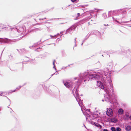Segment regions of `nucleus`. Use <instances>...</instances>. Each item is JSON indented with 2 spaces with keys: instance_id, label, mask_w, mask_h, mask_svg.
I'll use <instances>...</instances> for the list:
<instances>
[{
  "instance_id": "nucleus-56",
  "label": "nucleus",
  "mask_w": 131,
  "mask_h": 131,
  "mask_svg": "<svg viewBox=\"0 0 131 131\" xmlns=\"http://www.w3.org/2000/svg\"><path fill=\"white\" fill-rule=\"evenodd\" d=\"M36 50V51H37V49H36V50Z\"/></svg>"
},
{
  "instance_id": "nucleus-43",
  "label": "nucleus",
  "mask_w": 131,
  "mask_h": 131,
  "mask_svg": "<svg viewBox=\"0 0 131 131\" xmlns=\"http://www.w3.org/2000/svg\"><path fill=\"white\" fill-rule=\"evenodd\" d=\"M59 74V73H57L55 74L56 75H57V74Z\"/></svg>"
},
{
  "instance_id": "nucleus-50",
  "label": "nucleus",
  "mask_w": 131,
  "mask_h": 131,
  "mask_svg": "<svg viewBox=\"0 0 131 131\" xmlns=\"http://www.w3.org/2000/svg\"><path fill=\"white\" fill-rule=\"evenodd\" d=\"M129 27H131V26H129Z\"/></svg>"
},
{
  "instance_id": "nucleus-17",
  "label": "nucleus",
  "mask_w": 131,
  "mask_h": 131,
  "mask_svg": "<svg viewBox=\"0 0 131 131\" xmlns=\"http://www.w3.org/2000/svg\"><path fill=\"white\" fill-rule=\"evenodd\" d=\"M55 60H53V68H54L56 70V72H57V71H56V68L55 67V64H54V62H55Z\"/></svg>"
},
{
  "instance_id": "nucleus-7",
  "label": "nucleus",
  "mask_w": 131,
  "mask_h": 131,
  "mask_svg": "<svg viewBox=\"0 0 131 131\" xmlns=\"http://www.w3.org/2000/svg\"><path fill=\"white\" fill-rule=\"evenodd\" d=\"M121 10H119V11L118 12V13L115 15L114 16V19H113V20H114L115 21L118 22V23H119V22L117 21V20L121 19L122 17L121 14L119 15L118 14L119 13Z\"/></svg>"
},
{
  "instance_id": "nucleus-21",
  "label": "nucleus",
  "mask_w": 131,
  "mask_h": 131,
  "mask_svg": "<svg viewBox=\"0 0 131 131\" xmlns=\"http://www.w3.org/2000/svg\"><path fill=\"white\" fill-rule=\"evenodd\" d=\"M77 17L75 19H78V17H79L80 16V14L79 13H78L77 14Z\"/></svg>"
},
{
  "instance_id": "nucleus-23",
  "label": "nucleus",
  "mask_w": 131,
  "mask_h": 131,
  "mask_svg": "<svg viewBox=\"0 0 131 131\" xmlns=\"http://www.w3.org/2000/svg\"><path fill=\"white\" fill-rule=\"evenodd\" d=\"M81 110L83 112V113L84 114V115H86V114H87V113L86 112H83V111L82 108H81Z\"/></svg>"
},
{
  "instance_id": "nucleus-44",
  "label": "nucleus",
  "mask_w": 131,
  "mask_h": 131,
  "mask_svg": "<svg viewBox=\"0 0 131 131\" xmlns=\"http://www.w3.org/2000/svg\"><path fill=\"white\" fill-rule=\"evenodd\" d=\"M84 42V40L83 41V42L82 43H81V45H83Z\"/></svg>"
},
{
  "instance_id": "nucleus-6",
  "label": "nucleus",
  "mask_w": 131,
  "mask_h": 131,
  "mask_svg": "<svg viewBox=\"0 0 131 131\" xmlns=\"http://www.w3.org/2000/svg\"><path fill=\"white\" fill-rule=\"evenodd\" d=\"M119 11V10H118L113 11H109L108 13V16L109 17L112 16L113 19H114L115 15L117 14Z\"/></svg>"
},
{
  "instance_id": "nucleus-42",
  "label": "nucleus",
  "mask_w": 131,
  "mask_h": 131,
  "mask_svg": "<svg viewBox=\"0 0 131 131\" xmlns=\"http://www.w3.org/2000/svg\"><path fill=\"white\" fill-rule=\"evenodd\" d=\"M38 49H41V48H40V47H39V48H37Z\"/></svg>"
},
{
  "instance_id": "nucleus-39",
  "label": "nucleus",
  "mask_w": 131,
  "mask_h": 131,
  "mask_svg": "<svg viewBox=\"0 0 131 131\" xmlns=\"http://www.w3.org/2000/svg\"><path fill=\"white\" fill-rule=\"evenodd\" d=\"M92 12H93V11H91V12L90 13V15H91V13H92Z\"/></svg>"
},
{
  "instance_id": "nucleus-45",
  "label": "nucleus",
  "mask_w": 131,
  "mask_h": 131,
  "mask_svg": "<svg viewBox=\"0 0 131 131\" xmlns=\"http://www.w3.org/2000/svg\"><path fill=\"white\" fill-rule=\"evenodd\" d=\"M53 44H54V46H55V43H53Z\"/></svg>"
},
{
  "instance_id": "nucleus-29",
  "label": "nucleus",
  "mask_w": 131,
  "mask_h": 131,
  "mask_svg": "<svg viewBox=\"0 0 131 131\" xmlns=\"http://www.w3.org/2000/svg\"><path fill=\"white\" fill-rule=\"evenodd\" d=\"M103 15L104 16H105L106 17V18H107V16H106V14H103Z\"/></svg>"
},
{
  "instance_id": "nucleus-13",
  "label": "nucleus",
  "mask_w": 131,
  "mask_h": 131,
  "mask_svg": "<svg viewBox=\"0 0 131 131\" xmlns=\"http://www.w3.org/2000/svg\"><path fill=\"white\" fill-rule=\"evenodd\" d=\"M117 121V120L115 119H112L111 120V122L112 123H116Z\"/></svg>"
},
{
  "instance_id": "nucleus-41",
  "label": "nucleus",
  "mask_w": 131,
  "mask_h": 131,
  "mask_svg": "<svg viewBox=\"0 0 131 131\" xmlns=\"http://www.w3.org/2000/svg\"><path fill=\"white\" fill-rule=\"evenodd\" d=\"M63 31H62V32H60V33L61 34H62V33H63Z\"/></svg>"
},
{
  "instance_id": "nucleus-32",
  "label": "nucleus",
  "mask_w": 131,
  "mask_h": 131,
  "mask_svg": "<svg viewBox=\"0 0 131 131\" xmlns=\"http://www.w3.org/2000/svg\"><path fill=\"white\" fill-rule=\"evenodd\" d=\"M103 131H108L107 129H103Z\"/></svg>"
},
{
  "instance_id": "nucleus-25",
  "label": "nucleus",
  "mask_w": 131,
  "mask_h": 131,
  "mask_svg": "<svg viewBox=\"0 0 131 131\" xmlns=\"http://www.w3.org/2000/svg\"><path fill=\"white\" fill-rule=\"evenodd\" d=\"M71 1L73 2H78L77 0H71Z\"/></svg>"
},
{
  "instance_id": "nucleus-16",
  "label": "nucleus",
  "mask_w": 131,
  "mask_h": 131,
  "mask_svg": "<svg viewBox=\"0 0 131 131\" xmlns=\"http://www.w3.org/2000/svg\"><path fill=\"white\" fill-rule=\"evenodd\" d=\"M86 19H84L80 21V23L81 24H83L85 22H86Z\"/></svg>"
},
{
  "instance_id": "nucleus-34",
  "label": "nucleus",
  "mask_w": 131,
  "mask_h": 131,
  "mask_svg": "<svg viewBox=\"0 0 131 131\" xmlns=\"http://www.w3.org/2000/svg\"><path fill=\"white\" fill-rule=\"evenodd\" d=\"M55 74V73H53V74H51V77L52 76H53Z\"/></svg>"
},
{
  "instance_id": "nucleus-4",
  "label": "nucleus",
  "mask_w": 131,
  "mask_h": 131,
  "mask_svg": "<svg viewBox=\"0 0 131 131\" xmlns=\"http://www.w3.org/2000/svg\"><path fill=\"white\" fill-rule=\"evenodd\" d=\"M64 85L67 88L71 89L73 86V83L72 81H67L63 82Z\"/></svg>"
},
{
  "instance_id": "nucleus-18",
  "label": "nucleus",
  "mask_w": 131,
  "mask_h": 131,
  "mask_svg": "<svg viewBox=\"0 0 131 131\" xmlns=\"http://www.w3.org/2000/svg\"><path fill=\"white\" fill-rule=\"evenodd\" d=\"M111 130L112 131H116V129L114 127H111Z\"/></svg>"
},
{
  "instance_id": "nucleus-61",
  "label": "nucleus",
  "mask_w": 131,
  "mask_h": 131,
  "mask_svg": "<svg viewBox=\"0 0 131 131\" xmlns=\"http://www.w3.org/2000/svg\"><path fill=\"white\" fill-rule=\"evenodd\" d=\"M0 113H1V112H0Z\"/></svg>"
},
{
  "instance_id": "nucleus-37",
  "label": "nucleus",
  "mask_w": 131,
  "mask_h": 131,
  "mask_svg": "<svg viewBox=\"0 0 131 131\" xmlns=\"http://www.w3.org/2000/svg\"><path fill=\"white\" fill-rule=\"evenodd\" d=\"M75 43V44L74 47H76L77 46V44H76V43Z\"/></svg>"
},
{
  "instance_id": "nucleus-46",
  "label": "nucleus",
  "mask_w": 131,
  "mask_h": 131,
  "mask_svg": "<svg viewBox=\"0 0 131 131\" xmlns=\"http://www.w3.org/2000/svg\"><path fill=\"white\" fill-rule=\"evenodd\" d=\"M97 33H98L99 34H100V33L98 31H97Z\"/></svg>"
},
{
  "instance_id": "nucleus-33",
  "label": "nucleus",
  "mask_w": 131,
  "mask_h": 131,
  "mask_svg": "<svg viewBox=\"0 0 131 131\" xmlns=\"http://www.w3.org/2000/svg\"><path fill=\"white\" fill-rule=\"evenodd\" d=\"M56 35H54V36H52V35H50V36L51 37H56Z\"/></svg>"
},
{
  "instance_id": "nucleus-30",
  "label": "nucleus",
  "mask_w": 131,
  "mask_h": 131,
  "mask_svg": "<svg viewBox=\"0 0 131 131\" xmlns=\"http://www.w3.org/2000/svg\"><path fill=\"white\" fill-rule=\"evenodd\" d=\"M90 34H90L89 35V36H88V37H87V38L86 39H84V40H85L86 39H87V38H88V37L90 36Z\"/></svg>"
},
{
  "instance_id": "nucleus-53",
  "label": "nucleus",
  "mask_w": 131,
  "mask_h": 131,
  "mask_svg": "<svg viewBox=\"0 0 131 131\" xmlns=\"http://www.w3.org/2000/svg\"><path fill=\"white\" fill-rule=\"evenodd\" d=\"M51 77H50L49 78V79H50L51 78Z\"/></svg>"
},
{
  "instance_id": "nucleus-26",
  "label": "nucleus",
  "mask_w": 131,
  "mask_h": 131,
  "mask_svg": "<svg viewBox=\"0 0 131 131\" xmlns=\"http://www.w3.org/2000/svg\"><path fill=\"white\" fill-rule=\"evenodd\" d=\"M4 93V92H0V96H2V94Z\"/></svg>"
},
{
  "instance_id": "nucleus-35",
  "label": "nucleus",
  "mask_w": 131,
  "mask_h": 131,
  "mask_svg": "<svg viewBox=\"0 0 131 131\" xmlns=\"http://www.w3.org/2000/svg\"><path fill=\"white\" fill-rule=\"evenodd\" d=\"M86 110V111H88L89 112H90V109H87V110Z\"/></svg>"
},
{
  "instance_id": "nucleus-49",
  "label": "nucleus",
  "mask_w": 131,
  "mask_h": 131,
  "mask_svg": "<svg viewBox=\"0 0 131 131\" xmlns=\"http://www.w3.org/2000/svg\"><path fill=\"white\" fill-rule=\"evenodd\" d=\"M59 35V34H57V35Z\"/></svg>"
},
{
  "instance_id": "nucleus-20",
  "label": "nucleus",
  "mask_w": 131,
  "mask_h": 131,
  "mask_svg": "<svg viewBox=\"0 0 131 131\" xmlns=\"http://www.w3.org/2000/svg\"><path fill=\"white\" fill-rule=\"evenodd\" d=\"M116 131H121V129L120 128H119V127H117L116 129Z\"/></svg>"
},
{
  "instance_id": "nucleus-59",
  "label": "nucleus",
  "mask_w": 131,
  "mask_h": 131,
  "mask_svg": "<svg viewBox=\"0 0 131 131\" xmlns=\"http://www.w3.org/2000/svg\"><path fill=\"white\" fill-rule=\"evenodd\" d=\"M102 56H103V55L102 54Z\"/></svg>"
},
{
  "instance_id": "nucleus-1",
  "label": "nucleus",
  "mask_w": 131,
  "mask_h": 131,
  "mask_svg": "<svg viewBox=\"0 0 131 131\" xmlns=\"http://www.w3.org/2000/svg\"><path fill=\"white\" fill-rule=\"evenodd\" d=\"M103 77V76H105L104 78L105 79L104 80L103 83L101 82L97 81L99 83L98 86L99 87L102 89H103L106 92L107 95L106 96L104 95V97L105 98L102 100L103 101H105L107 102L112 103V100L111 99V95H112L113 93V91L112 90V91L109 89H112L113 88L111 80V73L109 72L108 69L107 68L104 69V70L102 71L101 74Z\"/></svg>"
},
{
  "instance_id": "nucleus-51",
  "label": "nucleus",
  "mask_w": 131,
  "mask_h": 131,
  "mask_svg": "<svg viewBox=\"0 0 131 131\" xmlns=\"http://www.w3.org/2000/svg\"><path fill=\"white\" fill-rule=\"evenodd\" d=\"M51 77H50L49 78V79H50L51 78Z\"/></svg>"
},
{
  "instance_id": "nucleus-2",
  "label": "nucleus",
  "mask_w": 131,
  "mask_h": 131,
  "mask_svg": "<svg viewBox=\"0 0 131 131\" xmlns=\"http://www.w3.org/2000/svg\"><path fill=\"white\" fill-rule=\"evenodd\" d=\"M79 78L78 79V81H77L78 84L77 87L75 86L72 90V92L80 106L81 107L82 104L78 93V86L82 82H85L87 80L89 81L92 79L97 80L100 78V75L99 73H93L92 71L89 72L85 71L81 73L79 75Z\"/></svg>"
},
{
  "instance_id": "nucleus-3",
  "label": "nucleus",
  "mask_w": 131,
  "mask_h": 131,
  "mask_svg": "<svg viewBox=\"0 0 131 131\" xmlns=\"http://www.w3.org/2000/svg\"><path fill=\"white\" fill-rule=\"evenodd\" d=\"M9 29H11L12 30H17L18 32H20L22 34H24L26 30L25 27L24 25H20V26L19 27V29L17 27L11 28L9 27Z\"/></svg>"
},
{
  "instance_id": "nucleus-52",
  "label": "nucleus",
  "mask_w": 131,
  "mask_h": 131,
  "mask_svg": "<svg viewBox=\"0 0 131 131\" xmlns=\"http://www.w3.org/2000/svg\"><path fill=\"white\" fill-rule=\"evenodd\" d=\"M51 77H50L49 78V79H50L51 78Z\"/></svg>"
},
{
  "instance_id": "nucleus-57",
  "label": "nucleus",
  "mask_w": 131,
  "mask_h": 131,
  "mask_svg": "<svg viewBox=\"0 0 131 131\" xmlns=\"http://www.w3.org/2000/svg\"><path fill=\"white\" fill-rule=\"evenodd\" d=\"M8 106H8V107H8V108H9V107H8Z\"/></svg>"
},
{
  "instance_id": "nucleus-19",
  "label": "nucleus",
  "mask_w": 131,
  "mask_h": 131,
  "mask_svg": "<svg viewBox=\"0 0 131 131\" xmlns=\"http://www.w3.org/2000/svg\"><path fill=\"white\" fill-rule=\"evenodd\" d=\"M96 123H96L95 122H94L93 121H91V124H92L93 125H95V126L96 125Z\"/></svg>"
},
{
  "instance_id": "nucleus-10",
  "label": "nucleus",
  "mask_w": 131,
  "mask_h": 131,
  "mask_svg": "<svg viewBox=\"0 0 131 131\" xmlns=\"http://www.w3.org/2000/svg\"><path fill=\"white\" fill-rule=\"evenodd\" d=\"M118 114L119 115H122L124 113V111L122 108H120L118 110Z\"/></svg>"
},
{
  "instance_id": "nucleus-40",
  "label": "nucleus",
  "mask_w": 131,
  "mask_h": 131,
  "mask_svg": "<svg viewBox=\"0 0 131 131\" xmlns=\"http://www.w3.org/2000/svg\"><path fill=\"white\" fill-rule=\"evenodd\" d=\"M31 47H32V46H29V48H31Z\"/></svg>"
},
{
  "instance_id": "nucleus-11",
  "label": "nucleus",
  "mask_w": 131,
  "mask_h": 131,
  "mask_svg": "<svg viewBox=\"0 0 131 131\" xmlns=\"http://www.w3.org/2000/svg\"><path fill=\"white\" fill-rule=\"evenodd\" d=\"M131 129V126L130 125L127 126L125 129V130L127 131H130Z\"/></svg>"
},
{
  "instance_id": "nucleus-36",
  "label": "nucleus",
  "mask_w": 131,
  "mask_h": 131,
  "mask_svg": "<svg viewBox=\"0 0 131 131\" xmlns=\"http://www.w3.org/2000/svg\"><path fill=\"white\" fill-rule=\"evenodd\" d=\"M76 38H75L74 39V42L75 43H76Z\"/></svg>"
},
{
  "instance_id": "nucleus-22",
  "label": "nucleus",
  "mask_w": 131,
  "mask_h": 131,
  "mask_svg": "<svg viewBox=\"0 0 131 131\" xmlns=\"http://www.w3.org/2000/svg\"><path fill=\"white\" fill-rule=\"evenodd\" d=\"M101 125L99 124H98V123H96V124L95 126L97 127H99Z\"/></svg>"
},
{
  "instance_id": "nucleus-12",
  "label": "nucleus",
  "mask_w": 131,
  "mask_h": 131,
  "mask_svg": "<svg viewBox=\"0 0 131 131\" xmlns=\"http://www.w3.org/2000/svg\"><path fill=\"white\" fill-rule=\"evenodd\" d=\"M40 44L39 42L34 43L33 45L32 46V47H35L36 46Z\"/></svg>"
},
{
  "instance_id": "nucleus-60",
  "label": "nucleus",
  "mask_w": 131,
  "mask_h": 131,
  "mask_svg": "<svg viewBox=\"0 0 131 131\" xmlns=\"http://www.w3.org/2000/svg\"><path fill=\"white\" fill-rule=\"evenodd\" d=\"M10 109H11L12 110V109L11 108H10Z\"/></svg>"
},
{
  "instance_id": "nucleus-48",
  "label": "nucleus",
  "mask_w": 131,
  "mask_h": 131,
  "mask_svg": "<svg viewBox=\"0 0 131 131\" xmlns=\"http://www.w3.org/2000/svg\"><path fill=\"white\" fill-rule=\"evenodd\" d=\"M63 67V68H62V69H63V68H65V67Z\"/></svg>"
},
{
  "instance_id": "nucleus-31",
  "label": "nucleus",
  "mask_w": 131,
  "mask_h": 131,
  "mask_svg": "<svg viewBox=\"0 0 131 131\" xmlns=\"http://www.w3.org/2000/svg\"><path fill=\"white\" fill-rule=\"evenodd\" d=\"M41 55H40L38 56V57L39 58H41Z\"/></svg>"
},
{
  "instance_id": "nucleus-9",
  "label": "nucleus",
  "mask_w": 131,
  "mask_h": 131,
  "mask_svg": "<svg viewBox=\"0 0 131 131\" xmlns=\"http://www.w3.org/2000/svg\"><path fill=\"white\" fill-rule=\"evenodd\" d=\"M106 114L107 115L109 116H111L113 115V113L112 112V110L111 108H109L106 111Z\"/></svg>"
},
{
  "instance_id": "nucleus-8",
  "label": "nucleus",
  "mask_w": 131,
  "mask_h": 131,
  "mask_svg": "<svg viewBox=\"0 0 131 131\" xmlns=\"http://www.w3.org/2000/svg\"><path fill=\"white\" fill-rule=\"evenodd\" d=\"M75 25H72L66 31V33L68 32H71L73 30H74L76 27L75 26Z\"/></svg>"
},
{
  "instance_id": "nucleus-24",
  "label": "nucleus",
  "mask_w": 131,
  "mask_h": 131,
  "mask_svg": "<svg viewBox=\"0 0 131 131\" xmlns=\"http://www.w3.org/2000/svg\"><path fill=\"white\" fill-rule=\"evenodd\" d=\"M100 128V130H103V128H102V126L101 125V126L99 127Z\"/></svg>"
},
{
  "instance_id": "nucleus-58",
  "label": "nucleus",
  "mask_w": 131,
  "mask_h": 131,
  "mask_svg": "<svg viewBox=\"0 0 131 131\" xmlns=\"http://www.w3.org/2000/svg\"><path fill=\"white\" fill-rule=\"evenodd\" d=\"M41 40H40V42H41Z\"/></svg>"
},
{
  "instance_id": "nucleus-28",
  "label": "nucleus",
  "mask_w": 131,
  "mask_h": 131,
  "mask_svg": "<svg viewBox=\"0 0 131 131\" xmlns=\"http://www.w3.org/2000/svg\"><path fill=\"white\" fill-rule=\"evenodd\" d=\"M5 96V97H6L8 99V100H9V101L10 103H9V105H10V102H11V101H10V100L6 96Z\"/></svg>"
},
{
  "instance_id": "nucleus-54",
  "label": "nucleus",
  "mask_w": 131,
  "mask_h": 131,
  "mask_svg": "<svg viewBox=\"0 0 131 131\" xmlns=\"http://www.w3.org/2000/svg\"><path fill=\"white\" fill-rule=\"evenodd\" d=\"M51 77H50L49 78V79H50L51 78Z\"/></svg>"
},
{
  "instance_id": "nucleus-47",
  "label": "nucleus",
  "mask_w": 131,
  "mask_h": 131,
  "mask_svg": "<svg viewBox=\"0 0 131 131\" xmlns=\"http://www.w3.org/2000/svg\"><path fill=\"white\" fill-rule=\"evenodd\" d=\"M77 79V78H75V80L76 79Z\"/></svg>"
},
{
  "instance_id": "nucleus-5",
  "label": "nucleus",
  "mask_w": 131,
  "mask_h": 131,
  "mask_svg": "<svg viewBox=\"0 0 131 131\" xmlns=\"http://www.w3.org/2000/svg\"><path fill=\"white\" fill-rule=\"evenodd\" d=\"M16 41V40H11L7 38H0V42L1 43L14 42Z\"/></svg>"
},
{
  "instance_id": "nucleus-15",
  "label": "nucleus",
  "mask_w": 131,
  "mask_h": 131,
  "mask_svg": "<svg viewBox=\"0 0 131 131\" xmlns=\"http://www.w3.org/2000/svg\"><path fill=\"white\" fill-rule=\"evenodd\" d=\"M25 84L24 85H23V86H24V85H25ZM21 86H18V87L15 90H14V91H11V92H15V91L16 90L19 89L20 88H21Z\"/></svg>"
},
{
  "instance_id": "nucleus-38",
  "label": "nucleus",
  "mask_w": 131,
  "mask_h": 131,
  "mask_svg": "<svg viewBox=\"0 0 131 131\" xmlns=\"http://www.w3.org/2000/svg\"><path fill=\"white\" fill-rule=\"evenodd\" d=\"M129 118L130 120H131V115L130 116Z\"/></svg>"
},
{
  "instance_id": "nucleus-55",
  "label": "nucleus",
  "mask_w": 131,
  "mask_h": 131,
  "mask_svg": "<svg viewBox=\"0 0 131 131\" xmlns=\"http://www.w3.org/2000/svg\"><path fill=\"white\" fill-rule=\"evenodd\" d=\"M51 77H50L49 78V79H50L51 78Z\"/></svg>"
},
{
  "instance_id": "nucleus-14",
  "label": "nucleus",
  "mask_w": 131,
  "mask_h": 131,
  "mask_svg": "<svg viewBox=\"0 0 131 131\" xmlns=\"http://www.w3.org/2000/svg\"><path fill=\"white\" fill-rule=\"evenodd\" d=\"M93 117L95 118H99L98 119L99 120H100L101 118L100 117H98L99 116L98 115V114H97V115L96 114H94L93 116Z\"/></svg>"
},
{
  "instance_id": "nucleus-27",
  "label": "nucleus",
  "mask_w": 131,
  "mask_h": 131,
  "mask_svg": "<svg viewBox=\"0 0 131 131\" xmlns=\"http://www.w3.org/2000/svg\"><path fill=\"white\" fill-rule=\"evenodd\" d=\"M125 115L127 118H128L129 116V115L128 114H126Z\"/></svg>"
}]
</instances>
